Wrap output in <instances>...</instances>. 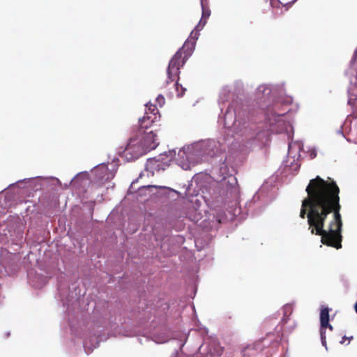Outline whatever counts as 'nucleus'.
Instances as JSON below:
<instances>
[{"label":"nucleus","instance_id":"obj_1","mask_svg":"<svg viewBox=\"0 0 357 357\" xmlns=\"http://www.w3.org/2000/svg\"><path fill=\"white\" fill-rule=\"evenodd\" d=\"M307 197L303 200L300 217L307 216L312 234L321 236L323 244L340 249L342 221L340 214V188L332 180L319 176L311 179L306 188Z\"/></svg>","mask_w":357,"mask_h":357},{"label":"nucleus","instance_id":"obj_2","mask_svg":"<svg viewBox=\"0 0 357 357\" xmlns=\"http://www.w3.org/2000/svg\"><path fill=\"white\" fill-rule=\"evenodd\" d=\"M155 121L146 120L144 117L139 119L140 127L135 135L132 136L123 150L126 154L142 156L148 153L151 150L155 149L158 143L156 142V135L153 131L146 132Z\"/></svg>","mask_w":357,"mask_h":357},{"label":"nucleus","instance_id":"obj_3","mask_svg":"<svg viewBox=\"0 0 357 357\" xmlns=\"http://www.w3.org/2000/svg\"><path fill=\"white\" fill-rule=\"evenodd\" d=\"M195 44L186 41L183 47L178 50L169 63L167 70V84L176 80L175 88L177 92V96H182L186 89L178 84L180 68L185 64L188 58L191 56L194 50Z\"/></svg>","mask_w":357,"mask_h":357},{"label":"nucleus","instance_id":"obj_4","mask_svg":"<svg viewBox=\"0 0 357 357\" xmlns=\"http://www.w3.org/2000/svg\"><path fill=\"white\" fill-rule=\"evenodd\" d=\"M208 144V142H195L183 146L178 153L176 149H171L168 153L165 152L164 153H160V156H175L176 154L181 156H183V155H185L186 156H200L204 154L208 155L209 153H206Z\"/></svg>","mask_w":357,"mask_h":357},{"label":"nucleus","instance_id":"obj_5","mask_svg":"<svg viewBox=\"0 0 357 357\" xmlns=\"http://www.w3.org/2000/svg\"><path fill=\"white\" fill-rule=\"evenodd\" d=\"M329 311L330 309L328 307L321 306L320 312V333L321 342L324 345H325L326 343L325 333L327 326H329Z\"/></svg>","mask_w":357,"mask_h":357},{"label":"nucleus","instance_id":"obj_6","mask_svg":"<svg viewBox=\"0 0 357 357\" xmlns=\"http://www.w3.org/2000/svg\"><path fill=\"white\" fill-rule=\"evenodd\" d=\"M289 109L283 108L279 103L275 104L270 110V113L268 114V119L270 124H274L280 121V118L283 117Z\"/></svg>","mask_w":357,"mask_h":357},{"label":"nucleus","instance_id":"obj_7","mask_svg":"<svg viewBox=\"0 0 357 357\" xmlns=\"http://www.w3.org/2000/svg\"><path fill=\"white\" fill-rule=\"evenodd\" d=\"M201 5H202V18L196 26L195 29L197 31H200L204 26L206 23V20L211 15V10L208 6V3L206 0H201Z\"/></svg>","mask_w":357,"mask_h":357},{"label":"nucleus","instance_id":"obj_8","mask_svg":"<svg viewBox=\"0 0 357 357\" xmlns=\"http://www.w3.org/2000/svg\"><path fill=\"white\" fill-rule=\"evenodd\" d=\"M146 109L144 116V121L146 120H150L151 121H158V118H160V115L156 105L149 103L146 105Z\"/></svg>","mask_w":357,"mask_h":357},{"label":"nucleus","instance_id":"obj_9","mask_svg":"<svg viewBox=\"0 0 357 357\" xmlns=\"http://www.w3.org/2000/svg\"><path fill=\"white\" fill-rule=\"evenodd\" d=\"M173 159L184 170L190 169L197 163L195 162L196 158H173Z\"/></svg>","mask_w":357,"mask_h":357},{"label":"nucleus","instance_id":"obj_10","mask_svg":"<svg viewBox=\"0 0 357 357\" xmlns=\"http://www.w3.org/2000/svg\"><path fill=\"white\" fill-rule=\"evenodd\" d=\"M146 166L155 171L164 169L160 161L159 160H156V158H148Z\"/></svg>","mask_w":357,"mask_h":357},{"label":"nucleus","instance_id":"obj_11","mask_svg":"<svg viewBox=\"0 0 357 357\" xmlns=\"http://www.w3.org/2000/svg\"><path fill=\"white\" fill-rule=\"evenodd\" d=\"M348 103L352 107H357V87L351 88L349 91Z\"/></svg>","mask_w":357,"mask_h":357},{"label":"nucleus","instance_id":"obj_12","mask_svg":"<svg viewBox=\"0 0 357 357\" xmlns=\"http://www.w3.org/2000/svg\"><path fill=\"white\" fill-rule=\"evenodd\" d=\"M296 0H271V5L273 8L288 6L294 3Z\"/></svg>","mask_w":357,"mask_h":357},{"label":"nucleus","instance_id":"obj_13","mask_svg":"<svg viewBox=\"0 0 357 357\" xmlns=\"http://www.w3.org/2000/svg\"><path fill=\"white\" fill-rule=\"evenodd\" d=\"M209 351L212 354H214V355H216V356H221L222 354V353L224 351V349H223V347L220 346L218 343H217L215 342H213L210 344Z\"/></svg>","mask_w":357,"mask_h":357},{"label":"nucleus","instance_id":"obj_14","mask_svg":"<svg viewBox=\"0 0 357 357\" xmlns=\"http://www.w3.org/2000/svg\"><path fill=\"white\" fill-rule=\"evenodd\" d=\"M350 69L354 70L356 72L355 86L357 87V49L354 52L352 59L350 61Z\"/></svg>","mask_w":357,"mask_h":357},{"label":"nucleus","instance_id":"obj_15","mask_svg":"<svg viewBox=\"0 0 357 357\" xmlns=\"http://www.w3.org/2000/svg\"><path fill=\"white\" fill-rule=\"evenodd\" d=\"M294 149L298 150V156L301 157V151L302 149L301 144H297V143L290 144L289 145V152H288L289 155L294 154V152H293Z\"/></svg>","mask_w":357,"mask_h":357},{"label":"nucleus","instance_id":"obj_16","mask_svg":"<svg viewBox=\"0 0 357 357\" xmlns=\"http://www.w3.org/2000/svg\"><path fill=\"white\" fill-rule=\"evenodd\" d=\"M284 317L282 319V322L285 324L287 322L288 317L291 314L292 308L290 305H285L284 307Z\"/></svg>","mask_w":357,"mask_h":357},{"label":"nucleus","instance_id":"obj_17","mask_svg":"<svg viewBox=\"0 0 357 357\" xmlns=\"http://www.w3.org/2000/svg\"><path fill=\"white\" fill-rule=\"evenodd\" d=\"M253 349H254L253 346H248V347L243 348L241 351V353L243 354L242 357H250V354H248L247 351H248V350Z\"/></svg>","mask_w":357,"mask_h":357},{"label":"nucleus","instance_id":"obj_18","mask_svg":"<svg viewBox=\"0 0 357 357\" xmlns=\"http://www.w3.org/2000/svg\"><path fill=\"white\" fill-rule=\"evenodd\" d=\"M156 101H157L158 104L160 107H162L165 104V98L163 97V96L159 95L156 98Z\"/></svg>","mask_w":357,"mask_h":357},{"label":"nucleus","instance_id":"obj_19","mask_svg":"<svg viewBox=\"0 0 357 357\" xmlns=\"http://www.w3.org/2000/svg\"><path fill=\"white\" fill-rule=\"evenodd\" d=\"M307 153L309 156H316L317 155V151L314 148H308Z\"/></svg>","mask_w":357,"mask_h":357},{"label":"nucleus","instance_id":"obj_20","mask_svg":"<svg viewBox=\"0 0 357 357\" xmlns=\"http://www.w3.org/2000/svg\"><path fill=\"white\" fill-rule=\"evenodd\" d=\"M327 328H329L331 331H333V326L329 324V326H327Z\"/></svg>","mask_w":357,"mask_h":357}]
</instances>
